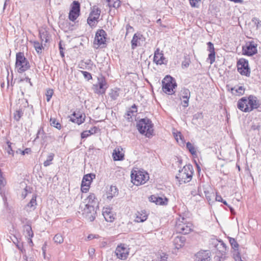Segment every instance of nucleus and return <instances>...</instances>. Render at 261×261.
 Masks as SVG:
<instances>
[{
	"mask_svg": "<svg viewBox=\"0 0 261 261\" xmlns=\"http://www.w3.org/2000/svg\"><path fill=\"white\" fill-rule=\"evenodd\" d=\"M203 114L201 112H198L193 115V121L197 120L198 119H202Z\"/></svg>",
	"mask_w": 261,
	"mask_h": 261,
	"instance_id": "50",
	"label": "nucleus"
},
{
	"mask_svg": "<svg viewBox=\"0 0 261 261\" xmlns=\"http://www.w3.org/2000/svg\"><path fill=\"white\" fill-rule=\"evenodd\" d=\"M54 94V90L52 89H48L46 90L45 96L46 97V101L49 102Z\"/></svg>",
	"mask_w": 261,
	"mask_h": 261,
	"instance_id": "45",
	"label": "nucleus"
},
{
	"mask_svg": "<svg viewBox=\"0 0 261 261\" xmlns=\"http://www.w3.org/2000/svg\"><path fill=\"white\" fill-rule=\"evenodd\" d=\"M252 21L256 25L257 28L261 27V21L256 17H253L252 19Z\"/></svg>",
	"mask_w": 261,
	"mask_h": 261,
	"instance_id": "54",
	"label": "nucleus"
},
{
	"mask_svg": "<svg viewBox=\"0 0 261 261\" xmlns=\"http://www.w3.org/2000/svg\"><path fill=\"white\" fill-rule=\"evenodd\" d=\"M89 133H90V132H88V130L83 132L81 134V138L84 139L88 137L90 135Z\"/></svg>",
	"mask_w": 261,
	"mask_h": 261,
	"instance_id": "60",
	"label": "nucleus"
},
{
	"mask_svg": "<svg viewBox=\"0 0 261 261\" xmlns=\"http://www.w3.org/2000/svg\"><path fill=\"white\" fill-rule=\"evenodd\" d=\"M186 242V238L185 237L177 236L173 240V244L175 248L178 249L184 246Z\"/></svg>",
	"mask_w": 261,
	"mask_h": 261,
	"instance_id": "24",
	"label": "nucleus"
},
{
	"mask_svg": "<svg viewBox=\"0 0 261 261\" xmlns=\"http://www.w3.org/2000/svg\"><path fill=\"white\" fill-rule=\"evenodd\" d=\"M190 2V4L192 7L198 8V2L201 0H189Z\"/></svg>",
	"mask_w": 261,
	"mask_h": 261,
	"instance_id": "52",
	"label": "nucleus"
},
{
	"mask_svg": "<svg viewBox=\"0 0 261 261\" xmlns=\"http://www.w3.org/2000/svg\"><path fill=\"white\" fill-rule=\"evenodd\" d=\"M54 156H55L54 153H49V154L47 155V160L46 161H45L43 163L44 166L47 167V166H49L50 165H51L52 164L51 161L53 160Z\"/></svg>",
	"mask_w": 261,
	"mask_h": 261,
	"instance_id": "35",
	"label": "nucleus"
},
{
	"mask_svg": "<svg viewBox=\"0 0 261 261\" xmlns=\"http://www.w3.org/2000/svg\"><path fill=\"white\" fill-rule=\"evenodd\" d=\"M107 33L102 29L98 30L95 34V41H96L98 45L105 44L106 42Z\"/></svg>",
	"mask_w": 261,
	"mask_h": 261,
	"instance_id": "17",
	"label": "nucleus"
},
{
	"mask_svg": "<svg viewBox=\"0 0 261 261\" xmlns=\"http://www.w3.org/2000/svg\"><path fill=\"white\" fill-rule=\"evenodd\" d=\"M102 215L107 222H112L115 219V214L110 207H104L102 210Z\"/></svg>",
	"mask_w": 261,
	"mask_h": 261,
	"instance_id": "18",
	"label": "nucleus"
},
{
	"mask_svg": "<svg viewBox=\"0 0 261 261\" xmlns=\"http://www.w3.org/2000/svg\"><path fill=\"white\" fill-rule=\"evenodd\" d=\"M118 194V190L116 186H111L107 192V198L111 200Z\"/></svg>",
	"mask_w": 261,
	"mask_h": 261,
	"instance_id": "25",
	"label": "nucleus"
},
{
	"mask_svg": "<svg viewBox=\"0 0 261 261\" xmlns=\"http://www.w3.org/2000/svg\"><path fill=\"white\" fill-rule=\"evenodd\" d=\"M72 116L73 117H71L70 120L78 125L82 124L85 120V114L80 111L74 112Z\"/></svg>",
	"mask_w": 261,
	"mask_h": 261,
	"instance_id": "15",
	"label": "nucleus"
},
{
	"mask_svg": "<svg viewBox=\"0 0 261 261\" xmlns=\"http://www.w3.org/2000/svg\"><path fill=\"white\" fill-rule=\"evenodd\" d=\"M90 186V182H87V185H86V184L82 185L81 184V191L83 193H87L89 191Z\"/></svg>",
	"mask_w": 261,
	"mask_h": 261,
	"instance_id": "49",
	"label": "nucleus"
},
{
	"mask_svg": "<svg viewBox=\"0 0 261 261\" xmlns=\"http://www.w3.org/2000/svg\"><path fill=\"white\" fill-rule=\"evenodd\" d=\"M18 101L19 103H21V105H23V106H19L18 108H17L16 110L14 113V119L16 121H19L21 117L23 116L24 108L29 107L28 101L27 99H19Z\"/></svg>",
	"mask_w": 261,
	"mask_h": 261,
	"instance_id": "11",
	"label": "nucleus"
},
{
	"mask_svg": "<svg viewBox=\"0 0 261 261\" xmlns=\"http://www.w3.org/2000/svg\"><path fill=\"white\" fill-rule=\"evenodd\" d=\"M31 223V221H27L26 224H24L23 226L24 231L25 233V237L33 238L34 237Z\"/></svg>",
	"mask_w": 261,
	"mask_h": 261,
	"instance_id": "26",
	"label": "nucleus"
},
{
	"mask_svg": "<svg viewBox=\"0 0 261 261\" xmlns=\"http://www.w3.org/2000/svg\"><path fill=\"white\" fill-rule=\"evenodd\" d=\"M112 156L114 161H122L124 157V154L121 153L118 148L114 150Z\"/></svg>",
	"mask_w": 261,
	"mask_h": 261,
	"instance_id": "27",
	"label": "nucleus"
},
{
	"mask_svg": "<svg viewBox=\"0 0 261 261\" xmlns=\"http://www.w3.org/2000/svg\"><path fill=\"white\" fill-rule=\"evenodd\" d=\"M100 14V10L98 8H94L92 10V11L90 13V15L91 16H93L94 17H96V18L98 19Z\"/></svg>",
	"mask_w": 261,
	"mask_h": 261,
	"instance_id": "44",
	"label": "nucleus"
},
{
	"mask_svg": "<svg viewBox=\"0 0 261 261\" xmlns=\"http://www.w3.org/2000/svg\"><path fill=\"white\" fill-rule=\"evenodd\" d=\"M192 224L188 222L184 217L180 216L176 220L175 224V230L177 233L187 234L192 230Z\"/></svg>",
	"mask_w": 261,
	"mask_h": 261,
	"instance_id": "4",
	"label": "nucleus"
},
{
	"mask_svg": "<svg viewBox=\"0 0 261 261\" xmlns=\"http://www.w3.org/2000/svg\"><path fill=\"white\" fill-rule=\"evenodd\" d=\"M211 253L208 250H200L195 254L194 261H211Z\"/></svg>",
	"mask_w": 261,
	"mask_h": 261,
	"instance_id": "13",
	"label": "nucleus"
},
{
	"mask_svg": "<svg viewBox=\"0 0 261 261\" xmlns=\"http://www.w3.org/2000/svg\"><path fill=\"white\" fill-rule=\"evenodd\" d=\"M115 252L117 257L122 260L126 259L129 253L128 249L125 247L124 244L118 245Z\"/></svg>",
	"mask_w": 261,
	"mask_h": 261,
	"instance_id": "14",
	"label": "nucleus"
},
{
	"mask_svg": "<svg viewBox=\"0 0 261 261\" xmlns=\"http://www.w3.org/2000/svg\"><path fill=\"white\" fill-rule=\"evenodd\" d=\"M34 46L37 53H39L42 50V45L38 42H35Z\"/></svg>",
	"mask_w": 261,
	"mask_h": 261,
	"instance_id": "53",
	"label": "nucleus"
},
{
	"mask_svg": "<svg viewBox=\"0 0 261 261\" xmlns=\"http://www.w3.org/2000/svg\"><path fill=\"white\" fill-rule=\"evenodd\" d=\"M44 131L43 130V128L42 127H41L38 130L36 137L35 139V141L37 140L39 138V136L40 135H44Z\"/></svg>",
	"mask_w": 261,
	"mask_h": 261,
	"instance_id": "58",
	"label": "nucleus"
},
{
	"mask_svg": "<svg viewBox=\"0 0 261 261\" xmlns=\"http://www.w3.org/2000/svg\"><path fill=\"white\" fill-rule=\"evenodd\" d=\"M150 201L154 202L160 205H166L168 204V199L166 197L162 198L156 195H151L149 197Z\"/></svg>",
	"mask_w": 261,
	"mask_h": 261,
	"instance_id": "19",
	"label": "nucleus"
},
{
	"mask_svg": "<svg viewBox=\"0 0 261 261\" xmlns=\"http://www.w3.org/2000/svg\"><path fill=\"white\" fill-rule=\"evenodd\" d=\"M242 50L244 55L252 56L257 53V45L254 41H249L243 47Z\"/></svg>",
	"mask_w": 261,
	"mask_h": 261,
	"instance_id": "12",
	"label": "nucleus"
},
{
	"mask_svg": "<svg viewBox=\"0 0 261 261\" xmlns=\"http://www.w3.org/2000/svg\"><path fill=\"white\" fill-rule=\"evenodd\" d=\"M245 88L243 86H239L238 88H236L235 90V95H242L245 92Z\"/></svg>",
	"mask_w": 261,
	"mask_h": 261,
	"instance_id": "46",
	"label": "nucleus"
},
{
	"mask_svg": "<svg viewBox=\"0 0 261 261\" xmlns=\"http://www.w3.org/2000/svg\"><path fill=\"white\" fill-rule=\"evenodd\" d=\"M229 242L231 246V247L234 250H237L239 249V244L234 238L229 237Z\"/></svg>",
	"mask_w": 261,
	"mask_h": 261,
	"instance_id": "41",
	"label": "nucleus"
},
{
	"mask_svg": "<svg viewBox=\"0 0 261 261\" xmlns=\"http://www.w3.org/2000/svg\"><path fill=\"white\" fill-rule=\"evenodd\" d=\"M153 126L151 121L147 118L141 119L137 123L139 132L149 138L153 136Z\"/></svg>",
	"mask_w": 261,
	"mask_h": 261,
	"instance_id": "2",
	"label": "nucleus"
},
{
	"mask_svg": "<svg viewBox=\"0 0 261 261\" xmlns=\"http://www.w3.org/2000/svg\"><path fill=\"white\" fill-rule=\"evenodd\" d=\"M7 146L5 147V149L9 155H11L12 156H14L15 151L13 150V148L12 146L13 144L10 141H6Z\"/></svg>",
	"mask_w": 261,
	"mask_h": 261,
	"instance_id": "29",
	"label": "nucleus"
},
{
	"mask_svg": "<svg viewBox=\"0 0 261 261\" xmlns=\"http://www.w3.org/2000/svg\"><path fill=\"white\" fill-rule=\"evenodd\" d=\"M80 208L82 209V215L83 217L90 222L93 221L96 216V210L94 205L84 204L83 209V205L81 204Z\"/></svg>",
	"mask_w": 261,
	"mask_h": 261,
	"instance_id": "6",
	"label": "nucleus"
},
{
	"mask_svg": "<svg viewBox=\"0 0 261 261\" xmlns=\"http://www.w3.org/2000/svg\"><path fill=\"white\" fill-rule=\"evenodd\" d=\"M95 174L93 173H89L87 174L86 175H85L83 176L82 181V185H87V182H90L91 183L92 179L95 178Z\"/></svg>",
	"mask_w": 261,
	"mask_h": 261,
	"instance_id": "28",
	"label": "nucleus"
},
{
	"mask_svg": "<svg viewBox=\"0 0 261 261\" xmlns=\"http://www.w3.org/2000/svg\"><path fill=\"white\" fill-rule=\"evenodd\" d=\"M190 61L189 59L186 58L184 61L182 62L181 66L182 68H187L190 65Z\"/></svg>",
	"mask_w": 261,
	"mask_h": 261,
	"instance_id": "56",
	"label": "nucleus"
},
{
	"mask_svg": "<svg viewBox=\"0 0 261 261\" xmlns=\"http://www.w3.org/2000/svg\"><path fill=\"white\" fill-rule=\"evenodd\" d=\"M98 129H99V128L97 127L94 126L92 128H91V129L88 130V132H90V135H93L94 134L96 133Z\"/></svg>",
	"mask_w": 261,
	"mask_h": 261,
	"instance_id": "61",
	"label": "nucleus"
},
{
	"mask_svg": "<svg viewBox=\"0 0 261 261\" xmlns=\"http://www.w3.org/2000/svg\"><path fill=\"white\" fill-rule=\"evenodd\" d=\"M163 91L168 94L174 93L173 89L176 86L177 84L175 80L170 75H166L162 81Z\"/></svg>",
	"mask_w": 261,
	"mask_h": 261,
	"instance_id": "7",
	"label": "nucleus"
},
{
	"mask_svg": "<svg viewBox=\"0 0 261 261\" xmlns=\"http://www.w3.org/2000/svg\"><path fill=\"white\" fill-rule=\"evenodd\" d=\"M79 15L80 13L75 12V13H73V12L70 11L68 17L70 20L74 21L76 19Z\"/></svg>",
	"mask_w": 261,
	"mask_h": 261,
	"instance_id": "47",
	"label": "nucleus"
},
{
	"mask_svg": "<svg viewBox=\"0 0 261 261\" xmlns=\"http://www.w3.org/2000/svg\"><path fill=\"white\" fill-rule=\"evenodd\" d=\"M88 200V202L87 204H89L91 205H95L97 203L96 198L94 194L90 193L89 195L87 197V199Z\"/></svg>",
	"mask_w": 261,
	"mask_h": 261,
	"instance_id": "32",
	"label": "nucleus"
},
{
	"mask_svg": "<svg viewBox=\"0 0 261 261\" xmlns=\"http://www.w3.org/2000/svg\"><path fill=\"white\" fill-rule=\"evenodd\" d=\"M54 241L58 244H61L63 242L64 239L61 234L58 233L54 238Z\"/></svg>",
	"mask_w": 261,
	"mask_h": 261,
	"instance_id": "43",
	"label": "nucleus"
},
{
	"mask_svg": "<svg viewBox=\"0 0 261 261\" xmlns=\"http://www.w3.org/2000/svg\"><path fill=\"white\" fill-rule=\"evenodd\" d=\"M88 63L87 62H81L80 63V64H79V66H80V68H82V69H89V68H87L86 67V65H88L89 66V65H91V61L90 60H88Z\"/></svg>",
	"mask_w": 261,
	"mask_h": 261,
	"instance_id": "51",
	"label": "nucleus"
},
{
	"mask_svg": "<svg viewBox=\"0 0 261 261\" xmlns=\"http://www.w3.org/2000/svg\"><path fill=\"white\" fill-rule=\"evenodd\" d=\"M136 218L135 219V222L139 223V222H143L146 221L148 218V215L146 214V212L145 211H141V212H138L136 214Z\"/></svg>",
	"mask_w": 261,
	"mask_h": 261,
	"instance_id": "23",
	"label": "nucleus"
},
{
	"mask_svg": "<svg viewBox=\"0 0 261 261\" xmlns=\"http://www.w3.org/2000/svg\"><path fill=\"white\" fill-rule=\"evenodd\" d=\"M194 173L193 166L190 165H185L181 170H179L176 175V178L180 184L188 182L191 180Z\"/></svg>",
	"mask_w": 261,
	"mask_h": 261,
	"instance_id": "3",
	"label": "nucleus"
},
{
	"mask_svg": "<svg viewBox=\"0 0 261 261\" xmlns=\"http://www.w3.org/2000/svg\"><path fill=\"white\" fill-rule=\"evenodd\" d=\"M95 250L94 248H91L88 250V253L90 257H92L94 254Z\"/></svg>",
	"mask_w": 261,
	"mask_h": 261,
	"instance_id": "64",
	"label": "nucleus"
},
{
	"mask_svg": "<svg viewBox=\"0 0 261 261\" xmlns=\"http://www.w3.org/2000/svg\"><path fill=\"white\" fill-rule=\"evenodd\" d=\"M97 18H96V17L90 15L87 19V23L91 27L94 26L95 25V21H97Z\"/></svg>",
	"mask_w": 261,
	"mask_h": 261,
	"instance_id": "42",
	"label": "nucleus"
},
{
	"mask_svg": "<svg viewBox=\"0 0 261 261\" xmlns=\"http://www.w3.org/2000/svg\"><path fill=\"white\" fill-rule=\"evenodd\" d=\"M225 253L219 251V252H217V254L214 258L216 261L224 260L225 258Z\"/></svg>",
	"mask_w": 261,
	"mask_h": 261,
	"instance_id": "38",
	"label": "nucleus"
},
{
	"mask_svg": "<svg viewBox=\"0 0 261 261\" xmlns=\"http://www.w3.org/2000/svg\"><path fill=\"white\" fill-rule=\"evenodd\" d=\"M25 81L27 83H28L30 85V87H33V85L31 81V79L29 78V76H25L24 79H21L19 81L20 82H22Z\"/></svg>",
	"mask_w": 261,
	"mask_h": 261,
	"instance_id": "57",
	"label": "nucleus"
},
{
	"mask_svg": "<svg viewBox=\"0 0 261 261\" xmlns=\"http://www.w3.org/2000/svg\"><path fill=\"white\" fill-rule=\"evenodd\" d=\"M132 110H129L127 112V115L132 117V115H134V113L137 112V106L134 104L132 106Z\"/></svg>",
	"mask_w": 261,
	"mask_h": 261,
	"instance_id": "48",
	"label": "nucleus"
},
{
	"mask_svg": "<svg viewBox=\"0 0 261 261\" xmlns=\"http://www.w3.org/2000/svg\"><path fill=\"white\" fill-rule=\"evenodd\" d=\"M36 197V195H33L30 201L27 204V206L31 208L32 210H34L37 205Z\"/></svg>",
	"mask_w": 261,
	"mask_h": 261,
	"instance_id": "31",
	"label": "nucleus"
},
{
	"mask_svg": "<svg viewBox=\"0 0 261 261\" xmlns=\"http://www.w3.org/2000/svg\"><path fill=\"white\" fill-rule=\"evenodd\" d=\"M179 94L180 99H183L182 101L183 107H187L189 105V100L191 96L190 90L187 88H183L181 89Z\"/></svg>",
	"mask_w": 261,
	"mask_h": 261,
	"instance_id": "16",
	"label": "nucleus"
},
{
	"mask_svg": "<svg viewBox=\"0 0 261 261\" xmlns=\"http://www.w3.org/2000/svg\"><path fill=\"white\" fill-rule=\"evenodd\" d=\"M99 238V236L98 234H89L88 236L87 239L89 240H92L93 239H97V238Z\"/></svg>",
	"mask_w": 261,
	"mask_h": 261,
	"instance_id": "63",
	"label": "nucleus"
},
{
	"mask_svg": "<svg viewBox=\"0 0 261 261\" xmlns=\"http://www.w3.org/2000/svg\"><path fill=\"white\" fill-rule=\"evenodd\" d=\"M160 50L159 48H156L154 51L153 57V62L158 65H162L164 64V60L165 57L162 53L160 52Z\"/></svg>",
	"mask_w": 261,
	"mask_h": 261,
	"instance_id": "21",
	"label": "nucleus"
},
{
	"mask_svg": "<svg viewBox=\"0 0 261 261\" xmlns=\"http://www.w3.org/2000/svg\"><path fill=\"white\" fill-rule=\"evenodd\" d=\"M207 50L210 51V54L208 56L207 60H210V63L212 64L215 61V48L213 43L211 42L207 43Z\"/></svg>",
	"mask_w": 261,
	"mask_h": 261,
	"instance_id": "20",
	"label": "nucleus"
},
{
	"mask_svg": "<svg viewBox=\"0 0 261 261\" xmlns=\"http://www.w3.org/2000/svg\"><path fill=\"white\" fill-rule=\"evenodd\" d=\"M108 5L110 7L118 8L120 6V1L119 0H108Z\"/></svg>",
	"mask_w": 261,
	"mask_h": 261,
	"instance_id": "37",
	"label": "nucleus"
},
{
	"mask_svg": "<svg viewBox=\"0 0 261 261\" xmlns=\"http://www.w3.org/2000/svg\"><path fill=\"white\" fill-rule=\"evenodd\" d=\"M93 86L94 92L98 94H104L108 87L106 79L103 76L98 77L97 84L94 85Z\"/></svg>",
	"mask_w": 261,
	"mask_h": 261,
	"instance_id": "10",
	"label": "nucleus"
},
{
	"mask_svg": "<svg viewBox=\"0 0 261 261\" xmlns=\"http://www.w3.org/2000/svg\"><path fill=\"white\" fill-rule=\"evenodd\" d=\"M143 38V36L140 33H136L134 34L131 41L132 48L134 49L138 46L140 45L139 40Z\"/></svg>",
	"mask_w": 261,
	"mask_h": 261,
	"instance_id": "22",
	"label": "nucleus"
},
{
	"mask_svg": "<svg viewBox=\"0 0 261 261\" xmlns=\"http://www.w3.org/2000/svg\"><path fill=\"white\" fill-rule=\"evenodd\" d=\"M50 124L51 126H54L58 129H60L61 128V124L55 118H50Z\"/></svg>",
	"mask_w": 261,
	"mask_h": 261,
	"instance_id": "40",
	"label": "nucleus"
},
{
	"mask_svg": "<svg viewBox=\"0 0 261 261\" xmlns=\"http://www.w3.org/2000/svg\"><path fill=\"white\" fill-rule=\"evenodd\" d=\"M19 150L20 151V153L22 155H24L25 154H28L31 152V149L30 148H26L24 150H21L19 149Z\"/></svg>",
	"mask_w": 261,
	"mask_h": 261,
	"instance_id": "62",
	"label": "nucleus"
},
{
	"mask_svg": "<svg viewBox=\"0 0 261 261\" xmlns=\"http://www.w3.org/2000/svg\"><path fill=\"white\" fill-rule=\"evenodd\" d=\"M131 174V177L133 183L136 185H140L144 184L148 180L149 176L147 173H144L140 171H135Z\"/></svg>",
	"mask_w": 261,
	"mask_h": 261,
	"instance_id": "8",
	"label": "nucleus"
},
{
	"mask_svg": "<svg viewBox=\"0 0 261 261\" xmlns=\"http://www.w3.org/2000/svg\"><path fill=\"white\" fill-rule=\"evenodd\" d=\"M220 246H222V249L219 250V251L222 252H224L226 253V251L227 250V246L221 240L219 241L217 244H215V247L217 249H219L220 248Z\"/></svg>",
	"mask_w": 261,
	"mask_h": 261,
	"instance_id": "33",
	"label": "nucleus"
},
{
	"mask_svg": "<svg viewBox=\"0 0 261 261\" xmlns=\"http://www.w3.org/2000/svg\"><path fill=\"white\" fill-rule=\"evenodd\" d=\"M126 32L125 34V36H126L129 33L133 32L134 31V29L133 27L130 26L129 24H127L126 25Z\"/></svg>",
	"mask_w": 261,
	"mask_h": 261,
	"instance_id": "59",
	"label": "nucleus"
},
{
	"mask_svg": "<svg viewBox=\"0 0 261 261\" xmlns=\"http://www.w3.org/2000/svg\"><path fill=\"white\" fill-rule=\"evenodd\" d=\"M186 147L193 155H196V150L194 145L190 142H188L186 144Z\"/></svg>",
	"mask_w": 261,
	"mask_h": 261,
	"instance_id": "36",
	"label": "nucleus"
},
{
	"mask_svg": "<svg viewBox=\"0 0 261 261\" xmlns=\"http://www.w3.org/2000/svg\"><path fill=\"white\" fill-rule=\"evenodd\" d=\"M70 11L73 13H75V12H80V4L78 1H74L73 2Z\"/></svg>",
	"mask_w": 261,
	"mask_h": 261,
	"instance_id": "30",
	"label": "nucleus"
},
{
	"mask_svg": "<svg viewBox=\"0 0 261 261\" xmlns=\"http://www.w3.org/2000/svg\"><path fill=\"white\" fill-rule=\"evenodd\" d=\"M81 72L84 77L87 80H89L92 79V75L90 73L85 71H82Z\"/></svg>",
	"mask_w": 261,
	"mask_h": 261,
	"instance_id": "55",
	"label": "nucleus"
},
{
	"mask_svg": "<svg viewBox=\"0 0 261 261\" xmlns=\"http://www.w3.org/2000/svg\"><path fill=\"white\" fill-rule=\"evenodd\" d=\"M238 108L242 112H250L254 109H259L261 111V101L253 95H250L248 97H243L237 103Z\"/></svg>",
	"mask_w": 261,
	"mask_h": 261,
	"instance_id": "1",
	"label": "nucleus"
},
{
	"mask_svg": "<svg viewBox=\"0 0 261 261\" xmlns=\"http://www.w3.org/2000/svg\"><path fill=\"white\" fill-rule=\"evenodd\" d=\"M30 67L29 62L24 57L23 53L18 52L16 55L15 68L18 73H23Z\"/></svg>",
	"mask_w": 261,
	"mask_h": 261,
	"instance_id": "5",
	"label": "nucleus"
},
{
	"mask_svg": "<svg viewBox=\"0 0 261 261\" xmlns=\"http://www.w3.org/2000/svg\"><path fill=\"white\" fill-rule=\"evenodd\" d=\"M110 96L113 100H116L119 96V89L115 88L112 89L110 93Z\"/></svg>",
	"mask_w": 261,
	"mask_h": 261,
	"instance_id": "34",
	"label": "nucleus"
},
{
	"mask_svg": "<svg viewBox=\"0 0 261 261\" xmlns=\"http://www.w3.org/2000/svg\"><path fill=\"white\" fill-rule=\"evenodd\" d=\"M237 69L241 75L248 77L250 76V69L247 60L244 58L240 59L237 62Z\"/></svg>",
	"mask_w": 261,
	"mask_h": 261,
	"instance_id": "9",
	"label": "nucleus"
},
{
	"mask_svg": "<svg viewBox=\"0 0 261 261\" xmlns=\"http://www.w3.org/2000/svg\"><path fill=\"white\" fill-rule=\"evenodd\" d=\"M16 242L13 241V243L16 245L17 249L22 253H25L26 251L24 248L23 243H20L17 239H16Z\"/></svg>",
	"mask_w": 261,
	"mask_h": 261,
	"instance_id": "39",
	"label": "nucleus"
}]
</instances>
